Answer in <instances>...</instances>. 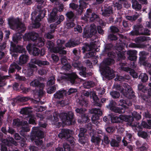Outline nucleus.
I'll list each match as a JSON object with an SVG mask.
<instances>
[{
    "mask_svg": "<svg viewBox=\"0 0 151 151\" xmlns=\"http://www.w3.org/2000/svg\"><path fill=\"white\" fill-rule=\"evenodd\" d=\"M148 123L149 125L146 122L143 121L142 122L141 124L142 126L144 128L148 129H151V120H148Z\"/></svg>",
    "mask_w": 151,
    "mask_h": 151,
    "instance_id": "ea45409f",
    "label": "nucleus"
},
{
    "mask_svg": "<svg viewBox=\"0 0 151 151\" xmlns=\"http://www.w3.org/2000/svg\"><path fill=\"white\" fill-rule=\"evenodd\" d=\"M33 129L32 131L33 134H35L36 135L35 140L36 144L37 145H42V142L41 139L44 137V133L38 127H33Z\"/></svg>",
    "mask_w": 151,
    "mask_h": 151,
    "instance_id": "1a4fd4ad",
    "label": "nucleus"
},
{
    "mask_svg": "<svg viewBox=\"0 0 151 151\" xmlns=\"http://www.w3.org/2000/svg\"><path fill=\"white\" fill-rule=\"evenodd\" d=\"M45 11H42V12L39 14L36 17L35 21L33 24V27L35 28L39 27L40 26V24L39 23L41 19H42L45 16Z\"/></svg>",
    "mask_w": 151,
    "mask_h": 151,
    "instance_id": "5701e85b",
    "label": "nucleus"
},
{
    "mask_svg": "<svg viewBox=\"0 0 151 151\" xmlns=\"http://www.w3.org/2000/svg\"><path fill=\"white\" fill-rule=\"evenodd\" d=\"M138 89L139 90L144 92H145V91H146V87L142 84L138 85Z\"/></svg>",
    "mask_w": 151,
    "mask_h": 151,
    "instance_id": "69168bd1",
    "label": "nucleus"
},
{
    "mask_svg": "<svg viewBox=\"0 0 151 151\" xmlns=\"http://www.w3.org/2000/svg\"><path fill=\"white\" fill-rule=\"evenodd\" d=\"M75 62L73 64V66L75 68H77L78 70H80L79 73L80 75L83 77H85L86 75V68L82 66L81 63L76 60H75Z\"/></svg>",
    "mask_w": 151,
    "mask_h": 151,
    "instance_id": "6ab92c4d",
    "label": "nucleus"
},
{
    "mask_svg": "<svg viewBox=\"0 0 151 151\" xmlns=\"http://www.w3.org/2000/svg\"><path fill=\"white\" fill-rule=\"evenodd\" d=\"M125 104L127 105L128 106H130L132 105V103L129 100L125 101L123 100H120V103L119 104V106H121L122 107L120 108L116 107V102L112 101L110 102V104L106 106L107 108L115 112L121 114L125 112V108L127 107Z\"/></svg>",
    "mask_w": 151,
    "mask_h": 151,
    "instance_id": "423d86ee",
    "label": "nucleus"
},
{
    "mask_svg": "<svg viewBox=\"0 0 151 151\" xmlns=\"http://www.w3.org/2000/svg\"><path fill=\"white\" fill-rule=\"evenodd\" d=\"M13 124L14 127L22 126L23 130L27 132L29 130L27 121H23L21 122L19 119H14Z\"/></svg>",
    "mask_w": 151,
    "mask_h": 151,
    "instance_id": "4468645a",
    "label": "nucleus"
},
{
    "mask_svg": "<svg viewBox=\"0 0 151 151\" xmlns=\"http://www.w3.org/2000/svg\"><path fill=\"white\" fill-rule=\"evenodd\" d=\"M86 111L85 109L81 108L80 109L77 108L76 109V112L79 113L81 116L85 114V111Z\"/></svg>",
    "mask_w": 151,
    "mask_h": 151,
    "instance_id": "49530a36",
    "label": "nucleus"
},
{
    "mask_svg": "<svg viewBox=\"0 0 151 151\" xmlns=\"http://www.w3.org/2000/svg\"><path fill=\"white\" fill-rule=\"evenodd\" d=\"M111 120L113 123H117L119 122V117L115 116H111Z\"/></svg>",
    "mask_w": 151,
    "mask_h": 151,
    "instance_id": "8fccbe9b",
    "label": "nucleus"
},
{
    "mask_svg": "<svg viewBox=\"0 0 151 151\" xmlns=\"http://www.w3.org/2000/svg\"><path fill=\"white\" fill-rule=\"evenodd\" d=\"M55 86H52L47 88V92L48 93L51 94L53 93L56 90Z\"/></svg>",
    "mask_w": 151,
    "mask_h": 151,
    "instance_id": "5fc2aeb1",
    "label": "nucleus"
},
{
    "mask_svg": "<svg viewBox=\"0 0 151 151\" xmlns=\"http://www.w3.org/2000/svg\"><path fill=\"white\" fill-rule=\"evenodd\" d=\"M21 68L19 66L15 63H14L11 65L9 68V73H12L14 71L15 69L19 70L21 69Z\"/></svg>",
    "mask_w": 151,
    "mask_h": 151,
    "instance_id": "2f4dec72",
    "label": "nucleus"
},
{
    "mask_svg": "<svg viewBox=\"0 0 151 151\" xmlns=\"http://www.w3.org/2000/svg\"><path fill=\"white\" fill-rule=\"evenodd\" d=\"M55 82V79L54 77L51 76L49 78L47 84L48 85H51L54 84Z\"/></svg>",
    "mask_w": 151,
    "mask_h": 151,
    "instance_id": "09e8293b",
    "label": "nucleus"
},
{
    "mask_svg": "<svg viewBox=\"0 0 151 151\" xmlns=\"http://www.w3.org/2000/svg\"><path fill=\"white\" fill-rule=\"evenodd\" d=\"M77 44L74 41L70 40L65 44V46L67 47H73L76 46Z\"/></svg>",
    "mask_w": 151,
    "mask_h": 151,
    "instance_id": "37998d69",
    "label": "nucleus"
},
{
    "mask_svg": "<svg viewBox=\"0 0 151 151\" xmlns=\"http://www.w3.org/2000/svg\"><path fill=\"white\" fill-rule=\"evenodd\" d=\"M94 47V46L93 45H90L88 44H86L85 46L83 47L82 48L83 50V52L84 53L85 51H89L92 50Z\"/></svg>",
    "mask_w": 151,
    "mask_h": 151,
    "instance_id": "4c0bfd02",
    "label": "nucleus"
},
{
    "mask_svg": "<svg viewBox=\"0 0 151 151\" xmlns=\"http://www.w3.org/2000/svg\"><path fill=\"white\" fill-rule=\"evenodd\" d=\"M2 144L1 145V151H8L7 147L5 145L8 146H11L12 144L16 145L17 144V142L14 141V139L10 137L9 138V140L8 139H4L2 140ZM9 151H11L10 149H9ZM13 151H19L17 150H14Z\"/></svg>",
    "mask_w": 151,
    "mask_h": 151,
    "instance_id": "9b49d317",
    "label": "nucleus"
},
{
    "mask_svg": "<svg viewBox=\"0 0 151 151\" xmlns=\"http://www.w3.org/2000/svg\"><path fill=\"white\" fill-rule=\"evenodd\" d=\"M98 16L94 12H92V10L90 9H87L86 13L82 19L85 21L88 20L89 19L91 21H93L96 19L98 18Z\"/></svg>",
    "mask_w": 151,
    "mask_h": 151,
    "instance_id": "2eb2a0df",
    "label": "nucleus"
},
{
    "mask_svg": "<svg viewBox=\"0 0 151 151\" xmlns=\"http://www.w3.org/2000/svg\"><path fill=\"white\" fill-rule=\"evenodd\" d=\"M148 148V145L146 143H145L143 144L142 146L140 147V150H146Z\"/></svg>",
    "mask_w": 151,
    "mask_h": 151,
    "instance_id": "774afa93",
    "label": "nucleus"
},
{
    "mask_svg": "<svg viewBox=\"0 0 151 151\" xmlns=\"http://www.w3.org/2000/svg\"><path fill=\"white\" fill-rule=\"evenodd\" d=\"M44 40L42 38H40L37 40L36 45L37 46L41 47L44 44Z\"/></svg>",
    "mask_w": 151,
    "mask_h": 151,
    "instance_id": "58836bf2",
    "label": "nucleus"
},
{
    "mask_svg": "<svg viewBox=\"0 0 151 151\" xmlns=\"http://www.w3.org/2000/svg\"><path fill=\"white\" fill-rule=\"evenodd\" d=\"M66 94V91L64 90H62L56 92L54 94V96L55 98L60 99L65 95Z\"/></svg>",
    "mask_w": 151,
    "mask_h": 151,
    "instance_id": "c756f323",
    "label": "nucleus"
},
{
    "mask_svg": "<svg viewBox=\"0 0 151 151\" xmlns=\"http://www.w3.org/2000/svg\"><path fill=\"white\" fill-rule=\"evenodd\" d=\"M29 60L28 56L27 55H23L20 56L19 64L20 65L26 63Z\"/></svg>",
    "mask_w": 151,
    "mask_h": 151,
    "instance_id": "7c9ffc66",
    "label": "nucleus"
},
{
    "mask_svg": "<svg viewBox=\"0 0 151 151\" xmlns=\"http://www.w3.org/2000/svg\"><path fill=\"white\" fill-rule=\"evenodd\" d=\"M61 62L63 65L62 68L65 70H68L70 69L71 66L68 62L65 56H63L61 59Z\"/></svg>",
    "mask_w": 151,
    "mask_h": 151,
    "instance_id": "bb28decb",
    "label": "nucleus"
},
{
    "mask_svg": "<svg viewBox=\"0 0 151 151\" xmlns=\"http://www.w3.org/2000/svg\"><path fill=\"white\" fill-rule=\"evenodd\" d=\"M87 131V130L83 128H80V131L79 134H78L79 137H85L84 134Z\"/></svg>",
    "mask_w": 151,
    "mask_h": 151,
    "instance_id": "de8ad7c7",
    "label": "nucleus"
},
{
    "mask_svg": "<svg viewBox=\"0 0 151 151\" xmlns=\"http://www.w3.org/2000/svg\"><path fill=\"white\" fill-rule=\"evenodd\" d=\"M58 9L56 8H54L50 13L48 18V21L50 23L55 22L56 20L58 19L56 15Z\"/></svg>",
    "mask_w": 151,
    "mask_h": 151,
    "instance_id": "b1692460",
    "label": "nucleus"
},
{
    "mask_svg": "<svg viewBox=\"0 0 151 151\" xmlns=\"http://www.w3.org/2000/svg\"><path fill=\"white\" fill-rule=\"evenodd\" d=\"M79 3V7L78 8V12L79 14H81L83 12V8H85L86 7L87 4L83 0H80Z\"/></svg>",
    "mask_w": 151,
    "mask_h": 151,
    "instance_id": "473e14b6",
    "label": "nucleus"
},
{
    "mask_svg": "<svg viewBox=\"0 0 151 151\" xmlns=\"http://www.w3.org/2000/svg\"><path fill=\"white\" fill-rule=\"evenodd\" d=\"M94 131H93L90 132V135L91 136V141L96 144H98L101 142L102 136L99 134L96 136L94 134Z\"/></svg>",
    "mask_w": 151,
    "mask_h": 151,
    "instance_id": "393cba45",
    "label": "nucleus"
},
{
    "mask_svg": "<svg viewBox=\"0 0 151 151\" xmlns=\"http://www.w3.org/2000/svg\"><path fill=\"white\" fill-rule=\"evenodd\" d=\"M119 142H117L114 139H112L110 142V144L111 146L112 147H118L119 145Z\"/></svg>",
    "mask_w": 151,
    "mask_h": 151,
    "instance_id": "864d4df0",
    "label": "nucleus"
},
{
    "mask_svg": "<svg viewBox=\"0 0 151 151\" xmlns=\"http://www.w3.org/2000/svg\"><path fill=\"white\" fill-rule=\"evenodd\" d=\"M5 47V45H3L2 46H0V59H1L4 55V53L2 52L1 51L4 49Z\"/></svg>",
    "mask_w": 151,
    "mask_h": 151,
    "instance_id": "6e6d98bb",
    "label": "nucleus"
},
{
    "mask_svg": "<svg viewBox=\"0 0 151 151\" xmlns=\"http://www.w3.org/2000/svg\"><path fill=\"white\" fill-rule=\"evenodd\" d=\"M82 117V121H81L79 119L78 120V122L81 123L82 122H87L88 120V117L85 114L81 116Z\"/></svg>",
    "mask_w": 151,
    "mask_h": 151,
    "instance_id": "3c124183",
    "label": "nucleus"
},
{
    "mask_svg": "<svg viewBox=\"0 0 151 151\" xmlns=\"http://www.w3.org/2000/svg\"><path fill=\"white\" fill-rule=\"evenodd\" d=\"M38 36V34L34 32L25 34L23 37V39L24 40H32L34 41L37 40Z\"/></svg>",
    "mask_w": 151,
    "mask_h": 151,
    "instance_id": "412c9836",
    "label": "nucleus"
},
{
    "mask_svg": "<svg viewBox=\"0 0 151 151\" xmlns=\"http://www.w3.org/2000/svg\"><path fill=\"white\" fill-rule=\"evenodd\" d=\"M72 132L68 129H63L61 132L58 134L59 137L60 138H64L67 139L68 143L70 144V145L67 143L63 144V147L64 151H70L72 147H73L75 142H74V138L71 137Z\"/></svg>",
    "mask_w": 151,
    "mask_h": 151,
    "instance_id": "7ed1b4c3",
    "label": "nucleus"
},
{
    "mask_svg": "<svg viewBox=\"0 0 151 151\" xmlns=\"http://www.w3.org/2000/svg\"><path fill=\"white\" fill-rule=\"evenodd\" d=\"M132 119H130V122L133 121V118H135L137 120L140 119L141 118V115L136 111H134L132 113Z\"/></svg>",
    "mask_w": 151,
    "mask_h": 151,
    "instance_id": "a19ab883",
    "label": "nucleus"
},
{
    "mask_svg": "<svg viewBox=\"0 0 151 151\" xmlns=\"http://www.w3.org/2000/svg\"><path fill=\"white\" fill-rule=\"evenodd\" d=\"M26 47L29 53L35 56L38 55L40 52V50L36 47H33L31 44L28 45Z\"/></svg>",
    "mask_w": 151,
    "mask_h": 151,
    "instance_id": "aec40b11",
    "label": "nucleus"
},
{
    "mask_svg": "<svg viewBox=\"0 0 151 151\" xmlns=\"http://www.w3.org/2000/svg\"><path fill=\"white\" fill-rule=\"evenodd\" d=\"M83 95L85 96L88 97L90 96L91 98H92L94 101V105L96 106H100L101 104L99 103V100L98 99L95 92L93 91L89 92L87 91H84Z\"/></svg>",
    "mask_w": 151,
    "mask_h": 151,
    "instance_id": "ddd939ff",
    "label": "nucleus"
},
{
    "mask_svg": "<svg viewBox=\"0 0 151 151\" xmlns=\"http://www.w3.org/2000/svg\"><path fill=\"white\" fill-rule=\"evenodd\" d=\"M132 7L136 10H139L141 8V5L139 4L136 0H132Z\"/></svg>",
    "mask_w": 151,
    "mask_h": 151,
    "instance_id": "72a5a7b5",
    "label": "nucleus"
},
{
    "mask_svg": "<svg viewBox=\"0 0 151 151\" xmlns=\"http://www.w3.org/2000/svg\"><path fill=\"white\" fill-rule=\"evenodd\" d=\"M65 42V41L64 40H58L56 42L57 47H54V45L53 42L51 41H49L47 43V47L51 52L65 54L66 53V51L63 50L65 48L64 47Z\"/></svg>",
    "mask_w": 151,
    "mask_h": 151,
    "instance_id": "39448f33",
    "label": "nucleus"
},
{
    "mask_svg": "<svg viewBox=\"0 0 151 151\" xmlns=\"http://www.w3.org/2000/svg\"><path fill=\"white\" fill-rule=\"evenodd\" d=\"M112 13V10L111 7H109L106 8L104 11L102 12V15L104 16H109Z\"/></svg>",
    "mask_w": 151,
    "mask_h": 151,
    "instance_id": "f704fd0d",
    "label": "nucleus"
},
{
    "mask_svg": "<svg viewBox=\"0 0 151 151\" xmlns=\"http://www.w3.org/2000/svg\"><path fill=\"white\" fill-rule=\"evenodd\" d=\"M138 15H134L133 16H126V19L129 20L133 21L135 20L138 17Z\"/></svg>",
    "mask_w": 151,
    "mask_h": 151,
    "instance_id": "052dcab7",
    "label": "nucleus"
},
{
    "mask_svg": "<svg viewBox=\"0 0 151 151\" xmlns=\"http://www.w3.org/2000/svg\"><path fill=\"white\" fill-rule=\"evenodd\" d=\"M10 49L14 51L19 52H25V48L23 47L18 45L16 47L15 44L12 42L11 43Z\"/></svg>",
    "mask_w": 151,
    "mask_h": 151,
    "instance_id": "a878e982",
    "label": "nucleus"
},
{
    "mask_svg": "<svg viewBox=\"0 0 151 151\" xmlns=\"http://www.w3.org/2000/svg\"><path fill=\"white\" fill-rule=\"evenodd\" d=\"M138 30L132 31L131 34L132 35H138L139 34L149 35V31L146 29H144L142 25L137 26Z\"/></svg>",
    "mask_w": 151,
    "mask_h": 151,
    "instance_id": "a211bd4d",
    "label": "nucleus"
},
{
    "mask_svg": "<svg viewBox=\"0 0 151 151\" xmlns=\"http://www.w3.org/2000/svg\"><path fill=\"white\" fill-rule=\"evenodd\" d=\"M79 104L81 106H84L85 107L87 106V102L84 100H79Z\"/></svg>",
    "mask_w": 151,
    "mask_h": 151,
    "instance_id": "338daca9",
    "label": "nucleus"
},
{
    "mask_svg": "<svg viewBox=\"0 0 151 151\" xmlns=\"http://www.w3.org/2000/svg\"><path fill=\"white\" fill-rule=\"evenodd\" d=\"M77 76L76 74L74 73L70 74H65L63 76V78L70 81L72 84L75 83V79L77 78Z\"/></svg>",
    "mask_w": 151,
    "mask_h": 151,
    "instance_id": "4be33fe9",
    "label": "nucleus"
},
{
    "mask_svg": "<svg viewBox=\"0 0 151 151\" xmlns=\"http://www.w3.org/2000/svg\"><path fill=\"white\" fill-rule=\"evenodd\" d=\"M137 134L139 136L144 138H145L147 137V133L144 132H139Z\"/></svg>",
    "mask_w": 151,
    "mask_h": 151,
    "instance_id": "603ef678",
    "label": "nucleus"
},
{
    "mask_svg": "<svg viewBox=\"0 0 151 151\" xmlns=\"http://www.w3.org/2000/svg\"><path fill=\"white\" fill-rule=\"evenodd\" d=\"M74 26V24L73 22H69L68 21L66 23L65 27L68 28H70L73 27Z\"/></svg>",
    "mask_w": 151,
    "mask_h": 151,
    "instance_id": "0e129e2a",
    "label": "nucleus"
},
{
    "mask_svg": "<svg viewBox=\"0 0 151 151\" xmlns=\"http://www.w3.org/2000/svg\"><path fill=\"white\" fill-rule=\"evenodd\" d=\"M30 109L29 108L26 107L22 109L20 111V113L21 114L28 115V116L29 118V124H36L34 116H30Z\"/></svg>",
    "mask_w": 151,
    "mask_h": 151,
    "instance_id": "f3484780",
    "label": "nucleus"
},
{
    "mask_svg": "<svg viewBox=\"0 0 151 151\" xmlns=\"http://www.w3.org/2000/svg\"><path fill=\"white\" fill-rule=\"evenodd\" d=\"M90 112L91 114H94L91 118L92 122L97 125L99 123L98 121L99 119V116L102 114L101 111L99 109L94 108L91 109Z\"/></svg>",
    "mask_w": 151,
    "mask_h": 151,
    "instance_id": "f8f14e48",
    "label": "nucleus"
},
{
    "mask_svg": "<svg viewBox=\"0 0 151 151\" xmlns=\"http://www.w3.org/2000/svg\"><path fill=\"white\" fill-rule=\"evenodd\" d=\"M137 52L134 50H129L127 51V53L129 55L128 58L131 61L135 60L137 59Z\"/></svg>",
    "mask_w": 151,
    "mask_h": 151,
    "instance_id": "cd10ccee",
    "label": "nucleus"
},
{
    "mask_svg": "<svg viewBox=\"0 0 151 151\" xmlns=\"http://www.w3.org/2000/svg\"><path fill=\"white\" fill-rule=\"evenodd\" d=\"M117 56L119 58V60L124 59L125 58L124 54L123 52H119V53L117 54Z\"/></svg>",
    "mask_w": 151,
    "mask_h": 151,
    "instance_id": "4d7b16f0",
    "label": "nucleus"
},
{
    "mask_svg": "<svg viewBox=\"0 0 151 151\" xmlns=\"http://www.w3.org/2000/svg\"><path fill=\"white\" fill-rule=\"evenodd\" d=\"M119 117L120 122H121L122 121H124L130 122H131L130 119H132V117L131 116L123 115H120Z\"/></svg>",
    "mask_w": 151,
    "mask_h": 151,
    "instance_id": "c9c22d12",
    "label": "nucleus"
},
{
    "mask_svg": "<svg viewBox=\"0 0 151 151\" xmlns=\"http://www.w3.org/2000/svg\"><path fill=\"white\" fill-rule=\"evenodd\" d=\"M56 25L55 24H52L50 25V32L53 33L54 32Z\"/></svg>",
    "mask_w": 151,
    "mask_h": 151,
    "instance_id": "e2e57ef3",
    "label": "nucleus"
},
{
    "mask_svg": "<svg viewBox=\"0 0 151 151\" xmlns=\"http://www.w3.org/2000/svg\"><path fill=\"white\" fill-rule=\"evenodd\" d=\"M79 141L82 144H85L86 142L87 139L84 137H79Z\"/></svg>",
    "mask_w": 151,
    "mask_h": 151,
    "instance_id": "13d9d810",
    "label": "nucleus"
},
{
    "mask_svg": "<svg viewBox=\"0 0 151 151\" xmlns=\"http://www.w3.org/2000/svg\"><path fill=\"white\" fill-rule=\"evenodd\" d=\"M117 85L116 86V89L121 91L123 95L129 99H135L134 93L131 87L127 84L125 83L123 84L122 87Z\"/></svg>",
    "mask_w": 151,
    "mask_h": 151,
    "instance_id": "0eeeda50",
    "label": "nucleus"
},
{
    "mask_svg": "<svg viewBox=\"0 0 151 151\" xmlns=\"http://www.w3.org/2000/svg\"><path fill=\"white\" fill-rule=\"evenodd\" d=\"M70 8L76 10L77 11L78 10V6L74 3H71L69 4Z\"/></svg>",
    "mask_w": 151,
    "mask_h": 151,
    "instance_id": "680f3d73",
    "label": "nucleus"
},
{
    "mask_svg": "<svg viewBox=\"0 0 151 151\" xmlns=\"http://www.w3.org/2000/svg\"><path fill=\"white\" fill-rule=\"evenodd\" d=\"M139 79L142 82H146L148 80V77L145 73H142L139 77Z\"/></svg>",
    "mask_w": 151,
    "mask_h": 151,
    "instance_id": "e433bc0d",
    "label": "nucleus"
},
{
    "mask_svg": "<svg viewBox=\"0 0 151 151\" xmlns=\"http://www.w3.org/2000/svg\"><path fill=\"white\" fill-rule=\"evenodd\" d=\"M96 27L95 24H91L90 27V31H87L85 28L84 30L83 37L85 38L91 37L97 33Z\"/></svg>",
    "mask_w": 151,
    "mask_h": 151,
    "instance_id": "dca6fc26",
    "label": "nucleus"
},
{
    "mask_svg": "<svg viewBox=\"0 0 151 151\" xmlns=\"http://www.w3.org/2000/svg\"><path fill=\"white\" fill-rule=\"evenodd\" d=\"M8 23L10 28L13 29H16L19 33L14 35L13 40L16 43H18L22 38L20 32H24L26 29L25 24L21 22V20L18 18L14 19L10 18L8 19Z\"/></svg>",
    "mask_w": 151,
    "mask_h": 151,
    "instance_id": "f257e3e1",
    "label": "nucleus"
},
{
    "mask_svg": "<svg viewBox=\"0 0 151 151\" xmlns=\"http://www.w3.org/2000/svg\"><path fill=\"white\" fill-rule=\"evenodd\" d=\"M111 55V58H109L104 60L101 64L100 68L102 71V73L105 77L109 78H113L114 76V72L108 66L114 63V61L113 58L114 56Z\"/></svg>",
    "mask_w": 151,
    "mask_h": 151,
    "instance_id": "f03ea898",
    "label": "nucleus"
},
{
    "mask_svg": "<svg viewBox=\"0 0 151 151\" xmlns=\"http://www.w3.org/2000/svg\"><path fill=\"white\" fill-rule=\"evenodd\" d=\"M30 85L33 87H38L40 88L39 91L36 93L34 92V94L35 99H38L40 100V98L43 96L45 92L42 90V89L45 86L44 84L42 83H40L38 80L35 79L31 82Z\"/></svg>",
    "mask_w": 151,
    "mask_h": 151,
    "instance_id": "6e6552de",
    "label": "nucleus"
},
{
    "mask_svg": "<svg viewBox=\"0 0 151 151\" xmlns=\"http://www.w3.org/2000/svg\"><path fill=\"white\" fill-rule=\"evenodd\" d=\"M66 15L70 20L72 21H73L75 17L72 11L68 12L66 14Z\"/></svg>",
    "mask_w": 151,
    "mask_h": 151,
    "instance_id": "c03bdc74",
    "label": "nucleus"
},
{
    "mask_svg": "<svg viewBox=\"0 0 151 151\" xmlns=\"http://www.w3.org/2000/svg\"><path fill=\"white\" fill-rule=\"evenodd\" d=\"M8 77L7 76H0V87L3 86L4 79Z\"/></svg>",
    "mask_w": 151,
    "mask_h": 151,
    "instance_id": "bf43d9fd",
    "label": "nucleus"
},
{
    "mask_svg": "<svg viewBox=\"0 0 151 151\" xmlns=\"http://www.w3.org/2000/svg\"><path fill=\"white\" fill-rule=\"evenodd\" d=\"M132 137V134L130 133H127L125 137H124L122 140L124 145L126 146L127 145L128 142L129 143H130L131 141Z\"/></svg>",
    "mask_w": 151,
    "mask_h": 151,
    "instance_id": "c85d7f7f",
    "label": "nucleus"
},
{
    "mask_svg": "<svg viewBox=\"0 0 151 151\" xmlns=\"http://www.w3.org/2000/svg\"><path fill=\"white\" fill-rule=\"evenodd\" d=\"M83 86L85 88H89L93 87L94 84L91 81H87L85 82L83 84Z\"/></svg>",
    "mask_w": 151,
    "mask_h": 151,
    "instance_id": "79ce46f5",
    "label": "nucleus"
},
{
    "mask_svg": "<svg viewBox=\"0 0 151 151\" xmlns=\"http://www.w3.org/2000/svg\"><path fill=\"white\" fill-rule=\"evenodd\" d=\"M73 115V112L69 111L68 114L65 113H61L59 115V117L63 124L70 125L71 124Z\"/></svg>",
    "mask_w": 151,
    "mask_h": 151,
    "instance_id": "9d476101",
    "label": "nucleus"
},
{
    "mask_svg": "<svg viewBox=\"0 0 151 151\" xmlns=\"http://www.w3.org/2000/svg\"><path fill=\"white\" fill-rule=\"evenodd\" d=\"M49 64V62L46 61L40 60L35 59H32L29 63V68L27 69L23 68L22 72L27 76L29 77L33 74V70L32 68L35 69V70H37V66L35 65L37 64L38 66H41L42 65H47Z\"/></svg>",
    "mask_w": 151,
    "mask_h": 151,
    "instance_id": "20e7f679",
    "label": "nucleus"
},
{
    "mask_svg": "<svg viewBox=\"0 0 151 151\" xmlns=\"http://www.w3.org/2000/svg\"><path fill=\"white\" fill-rule=\"evenodd\" d=\"M110 94L112 97L115 98H118L120 96L119 93L116 91L111 92Z\"/></svg>",
    "mask_w": 151,
    "mask_h": 151,
    "instance_id": "a18cd8bd",
    "label": "nucleus"
}]
</instances>
